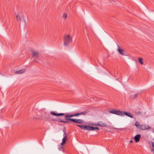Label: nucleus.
Instances as JSON below:
<instances>
[{"label":"nucleus","mask_w":154,"mask_h":154,"mask_svg":"<svg viewBox=\"0 0 154 154\" xmlns=\"http://www.w3.org/2000/svg\"><path fill=\"white\" fill-rule=\"evenodd\" d=\"M67 17V15L65 13L63 14V18L64 20H66Z\"/></svg>","instance_id":"412c9836"},{"label":"nucleus","mask_w":154,"mask_h":154,"mask_svg":"<svg viewBox=\"0 0 154 154\" xmlns=\"http://www.w3.org/2000/svg\"><path fill=\"white\" fill-rule=\"evenodd\" d=\"M151 127L149 126L145 125H141L140 128V130H144L147 129H150Z\"/></svg>","instance_id":"1a4fd4ad"},{"label":"nucleus","mask_w":154,"mask_h":154,"mask_svg":"<svg viewBox=\"0 0 154 154\" xmlns=\"http://www.w3.org/2000/svg\"><path fill=\"white\" fill-rule=\"evenodd\" d=\"M67 134L64 131L63 132V138L62 139V142L60 143L61 145L63 146L66 142V140H68L67 137H68Z\"/></svg>","instance_id":"20e7f679"},{"label":"nucleus","mask_w":154,"mask_h":154,"mask_svg":"<svg viewBox=\"0 0 154 154\" xmlns=\"http://www.w3.org/2000/svg\"><path fill=\"white\" fill-rule=\"evenodd\" d=\"M25 71L24 69H21L15 72V73L16 74H22Z\"/></svg>","instance_id":"dca6fc26"},{"label":"nucleus","mask_w":154,"mask_h":154,"mask_svg":"<svg viewBox=\"0 0 154 154\" xmlns=\"http://www.w3.org/2000/svg\"><path fill=\"white\" fill-rule=\"evenodd\" d=\"M58 149L60 151H63L64 150V147L62 145L59 146Z\"/></svg>","instance_id":"6ab92c4d"},{"label":"nucleus","mask_w":154,"mask_h":154,"mask_svg":"<svg viewBox=\"0 0 154 154\" xmlns=\"http://www.w3.org/2000/svg\"><path fill=\"white\" fill-rule=\"evenodd\" d=\"M135 125L136 127L137 128H139L140 129V123L139 122L137 121L136 122L135 124Z\"/></svg>","instance_id":"f3484780"},{"label":"nucleus","mask_w":154,"mask_h":154,"mask_svg":"<svg viewBox=\"0 0 154 154\" xmlns=\"http://www.w3.org/2000/svg\"><path fill=\"white\" fill-rule=\"evenodd\" d=\"M15 14L16 16V18L18 21L21 22V19L20 18V16L22 17L23 18L24 17V15L20 13H15Z\"/></svg>","instance_id":"9d476101"},{"label":"nucleus","mask_w":154,"mask_h":154,"mask_svg":"<svg viewBox=\"0 0 154 154\" xmlns=\"http://www.w3.org/2000/svg\"><path fill=\"white\" fill-rule=\"evenodd\" d=\"M77 126L80 128L82 129L85 130H88L89 131L90 130V126L89 125H77Z\"/></svg>","instance_id":"6e6552de"},{"label":"nucleus","mask_w":154,"mask_h":154,"mask_svg":"<svg viewBox=\"0 0 154 154\" xmlns=\"http://www.w3.org/2000/svg\"><path fill=\"white\" fill-rule=\"evenodd\" d=\"M151 151L154 154V149H151Z\"/></svg>","instance_id":"5701e85b"},{"label":"nucleus","mask_w":154,"mask_h":154,"mask_svg":"<svg viewBox=\"0 0 154 154\" xmlns=\"http://www.w3.org/2000/svg\"><path fill=\"white\" fill-rule=\"evenodd\" d=\"M50 113L51 114L53 115L56 116H63L64 115H65L66 113L65 114L64 113H54V112L51 111L50 112Z\"/></svg>","instance_id":"4468645a"},{"label":"nucleus","mask_w":154,"mask_h":154,"mask_svg":"<svg viewBox=\"0 0 154 154\" xmlns=\"http://www.w3.org/2000/svg\"><path fill=\"white\" fill-rule=\"evenodd\" d=\"M139 95L138 94H135L134 95L132 96V97L133 99H135L137 98Z\"/></svg>","instance_id":"a211bd4d"},{"label":"nucleus","mask_w":154,"mask_h":154,"mask_svg":"<svg viewBox=\"0 0 154 154\" xmlns=\"http://www.w3.org/2000/svg\"><path fill=\"white\" fill-rule=\"evenodd\" d=\"M141 137V135L140 134H138L136 135L134 138V140L135 141V142H138L140 140V138Z\"/></svg>","instance_id":"ddd939ff"},{"label":"nucleus","mask_w":154,"mask_h":154,"mask_svg":"<svg viewBox=\"0 0 154 154\" xmlns=\"http://www.w3.org/2000/svg\"><path fill=\"white\" fill-rule=\"evenodd\" d=\"M44 118V120L45 121L48 122H55L57 121V120L53 118L51 115L48 113H46Z\"/></svg>","instance_id":"7ed1b4c3"},{"label":"nucleus","mask_w":154,"mask_h":154,"mask_svg":"<svg viewBox=\"0 0 154 154\" xmlns=\"http://www.w3.org/2000/svg\"><path fill=\"white\" fill-rule=\"evenodd\" d=\"M87 113L86 111H84L80 113L74 114L72 115H69L67 113L65 115V119L66 121L61 120L60 122L64 123H68L70 122H72L74 123L81 124L83 123V120L81 119H74L69 118L70 117H72L74 116H77L80 115H85Z\"/></svg>","instance_id":"f257e3e1"},{"label":"nucleus","mask_w":154,"mask_h":154,"mask_svg":"<svg viewBox=\"0 0 154 154\" xmlns=\"http://www.w3.org/2000/svg\"><path fill=\"white\" fill-rule=\"evenodd\" d=\"M72 38L68 35H65L63 38L64 43L66 45H67L72 42Z\"/></svg>","instance_id":"f03ea898"},{"label":"nucleus","mask_w":154,"mask_h":154,"mask_svg":"<svg viewBox=\"0 0 154 154\" xmlns=\"http://www.w3.org/2000/svg\"><path fill=\"white\" fill-rule=\"evenodd\" d=\"M92 125L98 126L101 127H104L106 126V124L102 121H99L96 123H92L91 124Z\"/></svg>","instance_id":"39448f33"},{"label":"nucleus","mask_w":154,"mask_h":154,"mask_svg":"<svg viewBox=\"0 0 154 154\" xmlns=\"http://www.w3.org/2000/svg\"><path fill=\"white\" fill-rule=\"evenodd\" d=\"M118 51L121 55L125 56L126 55V54L124 53V50L120 48L119 46H118Z\"/></svg>","instance_id":"f8f14e48"},{"label":"nucleus","mask_w":154,"mask_h":154,"mask_svg":"<svg viewBox=\"0 0 154 154\" xmlns=\"http://www.w3.org/2000/svg\"><path fill=\"white\" fill-rule=\"evenodd\" d=\"M132 142V141H130V143H131V142Z\"/></svg>","instance_id":"b1692460"},{"label":"nucleus","mask_w":154,"mask_h":154,"mask_svg":"<svg viewBox=\"0 0 154 154\" xmlns=\"http://www.w3.org/2000/svg\"><path fill=\"white\" fill-rule=\"evenodd\" d=\"M121 112H122V115H121V116H123L125 115L130 118H132L133 117V116L130 113L125 111H121Z\"/></svg>","instance_id":"9b49d317"},{"label":"nucleus","mask_w":154,"mask_h":154,"mask_svg":"<svg viewBox=\"0 0 154 154\" xmlns=\"http://www.w3.org/2000/svg\"><path fill=\"white\" fill-rule=\"evenodd\" d=\"M109 112L110 113L115 114L121 116V115H122L121 111L120 110H115L114 109H112L111 110H110L109 111Z\"/></svg>","instance_id":"0eeeda50"},{"label":"nucleus","mask_w":154,"mask_h":154,"mask_svg":"<svg viewBox=\"0 0 154 154\" xmlns=\"http://www.w3.org/2000/svg\"><path fill=\"white\" fill-rule=\"evenodd\" d=\"M95 130H99V128L97 127H94L90 126V131H94Z\"/></svg>","instance_id":"2eb2a0df"},{"label":"nucleus","mask_w":154,"mask_h":154,"mask_svg":"<svg viewBox=\"0 0 154 154\" xmlns=\"http://www.w3.org/2000/svg\"><path fill=\"white\" fill-rule=\"evenodd\" d=\"M152 146L154 148V142H152Z\"/></svg>","instance_id":"4be33fe9"},{"label":"nucleus","mask_w":154,"mask_h":154,"mask_svg":"<svg viewBox=\"0 0 154 154\" xmlns=\"http://www.w3.org/2000/svg\"><path fill=\"white\" fill-rule=\"evenodd\" d=\"M138 61L139 63L143 65V59L142 58H139L138 59Z\"/></svg>","instance_id":"aec40b11"},{"label":"nucleus","mask_w":154,"mask_h":154,"mask_svg":"<svg viewBox=\"0 0 154 154\" xmlns=\"http://www.w3.org/2000/svg\"><path fill=\"white\" fill-rule=\"evenodd\" d=\"M32 57L34 58V59H37L39 57V54L38 51H32ZM35 60L36 62H38V60L36 59Z\"/></svg>","instance_id":"423d86ee"}]
</instances>
